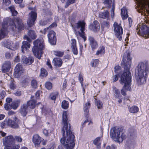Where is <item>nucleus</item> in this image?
<instances>
[{
  "mask_svg": "<svg viewBox=\"0 0 149 149\" xmlns=\"http://www.w3.org/2000/svg\"><path fill=\"white\" fill-rule=\"evenodd\" d=\"M148 69V65L147 63H140L136 67L135 70V77L139 85H141L145 83Z\"/></svg>",
  "mask_w": 149,
  "mask_h": 149,
  "instance_id": "nucleus-3",
  "label": "nucleus"
},
{
  "mask_svg": "<svg viewBox=\"0 0 149 149\" xmlns=\"http://www.w3.org/2000/svg\"><path fill=\"white\" fill-rule=\"evenodd\" d=\"M34 46L32 49V51L34 55L38 59H40L43 54L42 50L44 46L42 40L37 39L33 42Z\"/></svg>",
  "mask_w": 149,
  "mask_h": 149,
  "instance_id": "nucleus-4",
  "label": "nucleus"
},
{
  "mask_svg": "<svg viewBox=\"0 0 149 149\" xmlns=\"http://www.w3.org/2000/svg\"><path fill=\"white\" fill-rule=\"evenodd\" d=\"M40 76L42 77H45L48 74L47 71L44 68L41 69Z\"/></svg>",
  "mask_w": 149,
  "mask_h": 149,
  "instance_id": "nucleus-39",
  "label": "nucleus"
},
{
  "mask_svg": "<svg viewBox=\"0 0 149 149\" xmlns=\"http://www.w3.org/2000/svg\"><path fill=\"white\" fill-rule=\"evenodd\" d=\"M85 23L84 22L79 21L74 26V28L75 34L79 35L84 39V41L86 40V37L85 36V34L84 31L85 29Z\"/></svg>",
  "mask_w": 149,
  "mask_h": 149,
  "instance_id": "nucleus-6",
  "label": "nucleus"
},
{
  "mask_svg": "<svg viewBox=\"0 0 149 149\" xmlns=\"http://www.w3.org/2000/svg\"><path fill=\"white\" fill-rule=\"evenodd\" d=\"M19 145H16L14 143L9 145L5 146L4 149H19Z\"/></svg>",
  "mask_w": 149,
  "mask_h": 149,
  "instance_id": "nucleus-29",
  "label": "nucleus"
},
{
  "mask_svg": "<svg viewBox=\"0 0 149 149\" xmlns=\"http://www.w3.org/2000/svg\"><path fill=\"white\" fill-rule=\"evenodd\" d=\"M41 141V138L38 135L36 134L33 136L32 141L36 147L40 145Z\"/></svg>",
  "mask_w": 149,
  "mask_h": 149,
  "instance_id": "nucleus-19",
  "label": "nucleus"
},
{
  "mask_svg": "<svg viewBox=\"0 0 149 149\" xmlns=\"http://www.w3.org/2000/svg\"><path fill=\"white\" fill-rule=\"evenodd\" d=\"M24 39H26L29 42H31V40L29 38L27 35H25L24 36Z\"/></svg>",
  "mask_w": 149,
  "mask_h": 149,
  "instance_id": "nucleus-62",
  "label": "nucleus"
},
{
  "mask_svg": "<svg viewBox=\"0 0 149 149\" xmlns=\"http://www.w3.org/2000/svg\"><path fill=\"white\" fill-rule=\"evenodd\" d=\"M41 92V91H37L36 93L35 96L36 98L38 99L39 98V97L40 96Z\"/></svg>",
  "mask_w": 149,
  "mask_h": 149,
  "instance_id": "nucleus-61",
  "label": "nucleus"
},
{
  "mask_svg": "<svg viewBox=\"0 0 149 149\" xmlns=\"http://www.w3.org/2000/svg\"><path fill=\"white\" fill-rule=\"evenodd\" d=\"M99 60L98 59H96L94 60L92 66L93 67H95L96 64L99 63Z\"/></svg>",
  "mask_w": 149,
  "mask_h": 149,
  "instance_id": "nucleus-55",
  "label": "nucleus"
},
{
  "mask_svg": "<svg viewBox=\"0 0 149 149\" xmlns=\"http://www.w3.org/2000/svg\"><path fill=\"white\" fill-rule=\"evenodd\" d=\"M100 24L97 21L93 22V24H91L90 29L94 32H97L100 29Z\"/></svg>",
  "mask_w": 149,
  "mask_h": 149,
  "instance_id": "nucleus-20",
  "label": "nucleus"
},
{
  "mask_svg": "<svg viewBox=\"0 0 149 149\" xmlns=\"http://www.w3.org/2000/svg\"><path fill=\"white\" fill-rule=\"evenodd\" d=\"M121 15L123 19H126L128 16L127 10H121Z\"/></svg>",
  "mask_w": 149,
  "mask_h": 149,
  "instance_id": "nucleus-34",
  "label": "nucleus"
},
{
  "mask_svg": "<svg viewBox=\"0 0 149 149\" xmlns=\"http://www.w3.org/2000/svg\"><path fill=\"white\" fill-rule=\"evenodd\" d=\"M68 102L66 100H63L62 102L61 106L63 109H67L68 107Z\"/></svg>",
  "mask_w": 149,
  "mask_h": 149,
  "instance_id": "nucleus-38",
  "label": "nucleus"
},
{
  "mask_svg": "<svg viewBox=\"0 0 149 149\" xmlns=\"http://www.w3.org/2000/svg\"><path fill=\"white\" fill-rule=\"evenodd\" d=\"M12 16H15L17 14V12L16 10H10Z\"/></svg>",
  "mask_w": 149,
  "mask_h": 149,
  "instance_id": "nucleus-57",
  "label": "nucleus"
},
{
  "mask_svg": "<svg viewBox=\"0 0 149 149\" xmlns=\"http://www.w3.org/2000/svg\"><path fill=\"white\" fill-rule=\"evenodd\" d=\"M11 3L10 0H3L2 8L7 9V7Z\"/></svg>",
  "mask_w": 149,
  "mask_h": 149,
  "instance_id": "nucleus-33",
  "label": "nucleus"
},
{
  "mask_svg": "<svg viewBox=\"0 0 149 149\" xmlns=\"http://www.w3.org/2000/svg\"><path fill=\"white\" fill-rule=\"evenodd\" d=\"M15 139L16 141L19 142H21L22 141L21 138L19 136H15Z\"/></svg>",
  "mask_w": 149,
  "mask_h": 149,
  "instance_id": "nucleus-59",
  "label": "nucleus"
},
{
  "mask_svg": "<svg viewBox=\"0 0 149 149\" xmlns=\"http://www.w3.org/2000/svg\"><path fill=\"white\" fill-rule=\"evenodd\" d=\"M122 63L123 64L125 71L120 78V83L122 85L124 84L121 91V93L123 95L125 96L126 95V91H130L131 88V74L129 70L131 64V58L129 53L126 52L125 53Z\"/></svg>",
  "mask_w": 149,
  "mask_h": 149,
  "instance_id": "nucleus-2",
  "label": "nucleus"
},
{
  "mask_svg": "<svg viewBox=\"0 0 149 149\" xmlns=\"http://www.w3.org/2000/svg\"><path fill=\"white\" fill-rule=\"evenodd\" d=\"M14 93L17 96H19L21 95V92L19 91H17Z\"/></svg>",
  "mask_w": 149,
  "mask_h": 149,
  "instance_id": "nucleus-56",
  "label": "nucleus"
},
{
  "mask_svg": "<svg viewBox=\"0 0 149 149\" xmlns=\"http://www.w3.org/2000/svg\"><path fill=\"white\" fill-rule=\"evenodd\" d=\"M11 63L9 61H6L2 65L1 71L3 73L8 72L11 68Z\"/></svg>",
  "mask_w": 149,
  "mask_h": 149,
  "instance_id": "nucleus-16",
  "label": "nucleus"
},
{
  "mask_svg": "<svg viewBox=\"0 0 149 149\" xmlns=\"http://www.w3.org/2000/svg\"><path fill=\"white\" fill-rule=\"evenodd\" d=\"M45 86L48 89L50 90L52 88V83L49 82H47L45 84Z\"/></svg>",
  "mask_w": 149,
  "mask_h": 149,
  "instance_id": "nucleus-44",
  "label": "nucleus"
},
{
  "mask_svg": "<svg viewBox=\"0 0 149 149\" xmlns=\"http://www.w3.org/2000/svg\"><path fill=\"white\" fill-rule=\"evenodd\" d=\"M31 86L32 88H36L37 87V81L34 79H33L31 81Z\"/></svg>",
  "mask_w": 149,
  "mask_h": 149,
  "instance_id": "nucleus-40",
  "label": "nucleus"
},
{
  "mask_svg": "<svg viewBox=\"0 0 149 149\" xmlns=\"http://www.w3.org/2000/svg\"><path fill=\"white\" fill-rule=\"evenodd\" d=\"M14 21L15 23L10 27L13 31H15L24 29V26L22 19L17 18L14 19Z\"/></svg>",
  "mask_w": 149,
  "mask_h": 149,
  "instance_id": "nucleus-8",
  "label": "nucleus"
},
{
  "mask_svg": "<svg viewBox=\"0 0 149 149\" xmlns=\"http://www.w3.org/2000/svg\"><path fill=\"white\" fill-rule=\"evenodd\" d=\"M70 42L72 51L74 54L77 55L78 54V51L76 46V40L75 39H72Z\"/></svg>",
  "mask_w": 149,
  "mask_h": 149,
  "instance_id": "nucleus-21",
  "label": "nucleus"
},
{
  "mask_svg": "<svg viewBox=\"0 0 149 149\" xmlns=\"http://www.w3.org/2000/svg\"><path fill=\"white\" fill-rule=\"evenodd\" d=\"M6 94V93L5 91H3L0 92V100L4 98Z\"/></svg>",
  "mask_w": 149,
  "mask_h": 149,
  "instance_id": "nucleus-49",
  "label": "nucleus"
},
{
  "mask_svg": "<svg viewBox=\"0 0 149 149\" xmlns=\"http://www.w3.org/2000/svg\"><path fill=\"white\" fill-rule=\"evenodd\" d=\"M11 107V106L10 104L8 103H6L4 105V108L6 110H10Z\"/></svg>",
  "mask_w": 149,
  "mask_h": 149,
  "instance_id": "nucleus-50",
  "label": "nucleus"
},
{
  "mask_svg": "<svg viewBox=\"0 0 149 149\" xmlns=\"http://www.w3.org/2000/svg\"><path fill=\"white\" fill-rule=\"evenodd\" d=\"M14 1L16 4H20L22 3L23 0H14Z\"/></svg>",
  "mask_w": 149,
  "mask_h": 149,
  "instance_id": "nucleus-63",
  "label": "nucleus"
},
{
  "mask_svg": "<svg viewBox=\"0 0 149 149\" xmlns=\"http://www.w3.org/2000/svg\"><path fill=\"white\" fill-rule=\"evenodd\" d=\"M102 28H108L109 26V23L107 21H104L101 23Z\"/></svg>",
  "mask_w": 149,
  "mask_h": 149,
  "instance_id": "nucleus-43",
  "label": "nucleus"
},
{
  "mask_svg": "<svg viewBox=\"0 0 149 149\" xmlns=\"http://www.w3.org/2000/svg\"><path fill=\"white\" fill-rule=\"evenodd\" d=\"M53 62L54 65L56 67L61 66L62 64V60L59 58H54L53 60Z\"/></svg>",
  "mask_w": 149,
  "mask_h": 149,
  "instance_id": "nucleus-25",
  "label": "nucleus"
},
{
  "mask_svg": "<svg viewBox=\"0 0 149 149\" xmlns=\"http://www.w3.org/2000/svg\"><path fill=\"white\" fill-rule=\"evenodd\" d=\"M135 3L138 8L140 9H149V0H135Z\"/></svg>",
  "mask_w": 149,
  "mask_h": 149,
  "instance_id": "nucleus-11",
  "label": "nucleus"
},
{
  "mask_svg": "<svg viewBox=\"0 0 149 149\" xmlns=\"http://www.w3.org/2000/svg\"><path fill=\"white\" fill-rule=\"evenodd\" d=\"M10 88L12 90H14L16 88V85L13 81H11L9 85Z\"/></svg>",
  "mask_w": 149,
  "mask_h": 149,
  "instance_id": "nucleus-46",
  "label": "nucleus"
},
{
  "mask_svg": "<svg viewBox=\"0 0 149 149\" xmlns=\"http://www.w3.org/2000/svg\"><path fill=\"white\" fill-rule=\"evenodd\" d=\"M34 59L31 57L27 58L25 56H22L21 58V62L24 64L31 65Z\"/></svg>",
  "mask_w": 149,
  "mask_h": 149,
  "instance_id": "nucleus-18",
  "label": "nucleus"
},
{
  "mask_svg": "<svg viewBox=\"0 0 149 149\" xmlns=\"http://www.w3.org/2000/svg\"><path fill=\"white\" fill-rule=\"evenodd\" d=\"M102 137H98L95 138L93 141V144L96 146L97 149H100L101 148V144L102 141Z\"/></svg>",
  "mask_w": 149,
  "mask_h": 149,
  "instance_id": "nucleus-24",
  "label": "nucleus"
},
{
  "mask_svg": "<svg viewBox=\"0 0 149 149\" xmlns=\"http://www.w3.org/2000/svg\"><path fill=\"white\" fill-rule=\"evenodd\" d=\"M62 121L63 124L62 132L63 137L61 139V143L67 149H72L75 145V137L70 130V126L68 121L67 113L63 112Z\"/></svg>",
  "mask_w": 149,
  "mask_h": 149,
  "instance_id": "nucleus-1",
  "label": "nucleus"
},
{
  "mask_svg": "<svg viewBox=\"0 0 149 149\" xmlns=\"http://www.w3.org/2000/svg\"><path fill=\"white\" fill-rule=\"evenodd\" d=\"M11 107L13 109H16L18 106L19 104L17 102H13L11 104Z\"/></svg>",
  "mask_w": 149,
  "mask_h": 149,
  "instance_id": "nucleus-48",
  "label": "nucleus"
},
{
  "mask_svg": "<svg viewBox=\"0 0 149 149\" xmlns=\"http://www.w3.org/2000/svg\"><path fill=\"white\" fill-rule=\"evenodd\" d=\"M79 79L82 86L83 87V78L82 76L80 74H79Z\"/></svg>",
  "mask_w": 149,
  "mask_h": 149,
  "instance_id": "nucleus-52",
  "label": "nucleus"
},
{
  "mask_svg": "<svg viewBox=\"0 0 149 149\" xmlns=\"http://www.w3.org/2000/svg\"><path fill=\"white\" fill-rule=\"evenodd\" d=\"M104 3L107 5L106 7H103L102 8H111L112 9H114L115 8L114 5L113 3H112L111 0H104Z\"/></svg>",
  "mask_w": 149,
  "mask_h": 149,
  "instance_id": "nucleus-23",
  "label": "nucleus"
},
{
  "mask_svg": "<svg viewBox=\"0 0 149 149\" xmlns=\"http://www.w3.org/2000/svg\"><path fill=\"white\" fill-rule=\"evenodd\" d=\"M19 119L16 117H14L13 120H8V124L12 127L16 128L19 127Z\"/></svg>",
  "mask_w": 149,
  "mask_h": 149,
  "instance_id": "nucleus-15",
  "label": "nucleus"
},
{
  "mask_svg": "<svg viewBox=\"0 0 149 149\" xmlns=\"http://www.w3.org/2000/svg\"><path fill=\"white\" fill-rule=\"evenodd\" d=\"M27 106L26 104H23L21 108L20 112L21 114L24 116H26L27 113Z\"/></svg>",
  "mask_w": 149,
  "mask_h": 149,
  "instance_id": "nucleus-28",
  "label": "nucleus"
},
{
  "mask_svg": "<svg viewBox=\"0 0 149 149\" xmlns=\"http://www.w3.org/2000/svg\"><path fill=\"white\" fill-rule=\"evenodd\" d=\"M24 70L22 65L20 63L17 64L14 69V75L15 77H18L23 73Z\"/></svg>",
  "mask_w": 149,
  "mask_h": 149,
  "instance_id": "nucleus-13",
  "label": "nucleus"
},
{
  "mask_svg": "<svg viewBox=\"0 0 149 149\" xmlns=\"http://www.w3.org/2000/svg\"><path fill=\"white\" fill-rule=\"evenodd\" d=\"M15 139L13 136L10 135L3 139V144L6 146L14 143Z\"/></svg>",
  "mask_w": 149,
  "mask_h": 149,
  "instance_id": "nucleus-17",
  "label": "nucleus"
},
{
  "mask_svg": "<svg viewBox=\"0 0 149 149\" xmlns=\"http://www.w3.org/2000/svg\"><path fill=\"white\" fill-rule=\"evenodd\" d=\"M54 54L56 56H62L64 54V52L60 51H54Z\"/></svg>",
  "mask_w": 149,
  "mask_h": 149,
  "instance_id": "nucleus-42",
  "label": "nucleus"
},
{
  "mask_svg": "<svg viewBox=\"0 0 149 149\" xmlns=\"http://www.w3.org/2000/svg\"><path fill=\"white\" fill-rule=\"evenodd\" d=\"M22 45L21 47L22 51V52H24L25 50H26L27 48H29L30 47V44L27 41H23L22 43Z\"/></svg>",
  "mask_w": 149,
  "mask_h": 149,
  "instance_id": "nucleus-26",
  "label": "nucleus"
},
{
  "mask_svg": "<svg viewBox=\"0 0 149 149\" xmlns=\"http://www.w3.org/2000/svg\"><path fill=\"white\" fill-rule=\"evenodd\" d=\"M105 52V49L103 47H100L99 50H98L96 53V54L98 55L100 54L104 53Z\"/></svg>",
  "mask_w": 149,
  "mask_h": 149,
  "instance_id": "nucleus-41",
  "label": "nucleus"
},
{
  "mask_svg": "<svg viewBox=\"0 0 149 149\" xmlns=\"http://www.w3.org/2000/svg\"><path fill=\"white\" fill-rule=\"evenodd\" d=\"M29 79L26 77H24L22 78V83H26L28 82Z\"/></svg>",
  "mask_w": 149,
  "mask_h": 149,
  "instance_id": "nucleus-53",
  "label": "nucleus"
},
{
  "mask_svg": "<svg viewBox=\"0 0 149 149\" xmlns=\"http://www.w3.org/2000/svg\"><path fill=\"white\" fill-rule=\"evenodd\" d=\"M36 104V101L33 100H30L27 102V106L32 109H33L35 107Z\"/></svg>",
  "mask_w": 149,
  "mask_h": 149,
  "instance_id": "nucleus-31",
  "label": "nucleus"
},
{
  "mask_svg": "<svg viewBox=\"0 0 149 149\" xmlns=\"http://www.w3.org/2000/svg\"><path fill=\"white\" fill-rule=\"evenodd\" d=\"M12 100L10 98H6V101L7 103L10 104V103L12 102Z\"/></svg>",
  "mask_w": 149,
  "mask_h": 149,
  "instance_id": "nucleus-64",
  "label": "nucleus"
},
{
  "mask_svg": "<svg viewBox=\"0 0 149 149\" xmlns=\"http://www.w3.org/2000/svg\"><path fill=\"white\" fill-rule=\"evenodd\" d=\"M37 17V13L35 11H31L29 14L28 19L27 21V23L29 27L34 25Z\"/></svg>",
  "mask_w": 149,
  "mask_h": 149,
  "instance_id": "nucleus-9",
  "label": "nucleus"
},
{
  "mask_svg": "<svg viewBox=\"0 0 149 149\" xmlns=\"http://www.w3.org/2000/svg\"><path fill=\"white\" fill-rule=\"evenodd\" d=\"M90 103L89 102L87 103V105L86 103L85 104L84 109L85 114L86 115H87L88 113V109L90 108Z\"/></svg>",
  "mask_w": 149,
  "mask_h": 149,
  "instance_id": "nucleus-36",
  "label": "nucleus"
},
{
  "mask_svg": "<svg viewBox=\"0 0 149 149\" xmlns=\"http://www.w3.org/2000/svg\"><path fill=\"white\" fill-rule=\"evenodd\" d=\"M12 55L10 52H6L5 54V57L7 59L10 58L12 57Z\"/></svg>",
  "mask_w": 149,
  "mask_h": 149,
  "instance_id": "nucleus-54",
  "label": "nucleus"
},
{
  "mask_svg": "<svg viewBox=\"0 0 149 149\" xmlns=\"http://www.w3.org/2000/svg\"><path fill=\"white\" fill-rule=\"evenodd\" d=\"M10 20L9 18L5 19L2 24V28L1 29L0 32V40L6 35L7 28L8 27V21Z\"/></svg>",
  "mask_w": 149,
  "mask_h": 149,
  "instance_id": "nucleus-12",
  "label": "nucleus"
},
{
  "mask_svg": "<svg viewBox=\"0 0 149 149\" xmlns=\"http://www.w3.org/2000/svg\"><path fill=\"white\" fill-rule=\"evenodd\" d=\"M96 104L98 109H101L103 107V104L100 100L96 101Z\"/></svg>",
  "mask_w": 149,
  "mask_h": 149,
  "instance_id": "nucleus-45",
  "label": "nucleus"
},
{
  "mask_svg": "<svg viewBox=\"0 0 149 149\" xmlns=\"http://www.w3.org/2000/svg\"><path fill=\"white\" fill-rule=\"evenodd\" d=\"M128 108L129 111L132 113H136L139 111V108L136 106H134L131 107L129 106Z\"/></svg>",
  "mask_w": 149,
  "mask_h": 149,
  "instance_id": "nucleus-32",
  "label": "nucleus"
},
{
  "mask_svg": "<svg viewBox=\"0 0 149 149\" xmlns=\"http://www.w3.org/2000/svg\"><path fill=\"white\" fill-rule=\"evenodd\" d=\"M28 34L29 38L32 39H34L36 38L37 37L36 34L34 31L31 30L29 31Z\"/></svg>",
  "mask_w": 149,
  "mask_h": 149,
  "instance_id": "nucleus-30",
  "label": "nucleus"
},
{
  "mask_svg": "<svg viewBox=\"0 0 149 149\" xmlns=\"http://www.w3.org/2000/svg\"><path fill=\"white\" fill-rule=\"evenodd\" d=\"M4 45L7 48L12 50H14L15 48V45L11 42L9 41L5 42Z\"/></svg>",
  "mask_w": 149,
  "mask_h": 149,
  "instance_id": "nucleus-27",
  "label": "nucleus"
},
{
  "mask_svg": "<svg viewBox=\"0 0 149 149\" xmlns=\"http://www.w3.org/2000/svg\"><path fill=\"white\" fill-rule=\"evenodd\" d=\"M110 135L115 141L118 142L123 141L125 136L121 128L114 127L111 130Z\"/></svg>",
  "mask_w": 149,
  "mask_h": 149,
  "instance_id": "nucleus-5",
  "label": "nucleus"
},
{
  "mask_svg": "<svg viewBox=\"0 0 149 149\" xmlns=\"http://www.w3.org/2000/svg\"><path fill=\"white\" fill-rule=\"evenodd\" d=\"M56 23L55 22H53L48 27H47V28H45V30H48L49 29V28H51L54 27H56Z\"/></svg>",
  "mask_w": 149,
  "mask_h": 149,
  "instance_id": "nucleus-51",
  "label": "nucleus"
},
{
  "mask_svg": "<svg viewBox=\"0 0 149 149\" xmlns=\"http://www.w3.org/2000/svg\"><path fill=\"white\" fill-rule=\"evenodd\" d=\"M109 15V12L107 10L104 12H100L99 14V17L102 18H106L108 17Z\"/></svg>",
  "mask_w": 149,
  "mask_h": 149,
  "instance_id": "nucleus-35",
  "label": "nucleus"
},
{
  "mask_svg": "<svg viewBox=\"0 0 149 149\" xmlns=\"http://www.w3.org/2000/svg\"><path fill=\"white\" fill-rule=\"evenodd\" d=\"M118 74H116L115 75L113 76V82H115L118 79Z\"/></svg>",
  "mask_w": 149,
  "mask_h": 149,
  "instance_id": "nucleus-60",
  "label": "nucleus"
},
{
  "mask_svg": "<svg viewBox=\"0 0 149 149\" xmlns=\"http://www.w3.org/2000/svg\"><path fill=\"white\" fill-rule=\"evenodd\" d=\"M8 125V120H5L1 123V128H3L6 127Z\"/></svg>",
  "mask_w": 149,
  "mask_h": 149,
  "instance_id": "nucleus-47",
  "label": "nucleus"
},
{
  "mask_svg": "<svg viewBox=\"0 0 149 149\" xmlns=\"http://www.w3.org/2000/svg\"><path fill=\"white\" fill-rule=\"evenodd\" d=\"M120 67L119 66H116L114 68V72L116 73H118V71L120 70Z\"/></svg>",
  "mask_w": 149,
  "mask_h": 149,
  "instance_id": "nucleus-58",
  "label": "nucleus"
},
{
  "mask_svg": "<svg viewBox=\"0 0 149 149\" xmlns=\"http://www.w3.org/2000/svg\"><path fill=\"white\" fill-rule=\"evenodd\" d=\"M56 33L52 30L49 31L47 35L49 42L52 45H55L56 44Z\"/></svg>",
  "mask_w": 149,
  "mask_h": 149,
  "instance_id": "nucleus-14",
  "label": "nucleus"
},
{
  "mask_svg": "<svg viewBox=\"0 0 149 149\" xmlns=\"http://www.w3.org/2000/svg\"><path fill=\"white\" fill-rule=\"evenodd\" d=\"M113 25L116 36L119 40H121L123 33L122 27L120 26V24H118L116 22H115Z\"/></svg>",
  "mask_w": 149,
  "mask_h": 149,
  "instance_id": "nucleus-10",
  "label": "nucleus"
},
{
  "mask_svg": "<svg viewBox=\"0 0 149 149\" xmlns=\"http://www.w3.org/2000/svg\"><path fill=\"white\" fill-rule=\"evenodd\" d=\"M58 92L56 91L51 93L50 95V98L52 100H56V97H58Z\"/></svg>",
  "mask_w": 149,
  "mask_h": 149,
  "instance_id": "nucleus-37",
  "label": "nucleus"
},
{
  "mask_svg": "<svg viewBox=\"0 0 149 149\" xmlns=\"http://www.w3.org/2000/svg\"><path fill=\"white\" fill-rule=\"evenodd\" d=\"M88 40L90 42V45L93 49H95L98 47V44L97 41L92 37L89 36Z\"/></svg>",
  "mask_w": 149,
  "mask_h": 149,
  "instance_id": "nucleus-22",
  "label": "nucleus"
},
{
  "mask_svg": "<svg viewBox=\"0 0 149 149\" xmlns=\"http://www.w3.org/2000/svg\"><path fill=\"white\" fill-rule=\"evenodd\" d=\"M136 31L138 34L146 38L149 36V27L144 24H139L137 26Z\"/></svg>",
  "mask_w": 149,
  "mask_h": 149,
  "instance_id": "nucleus-7",
  "label": "nucleus"
}]
</instances>
